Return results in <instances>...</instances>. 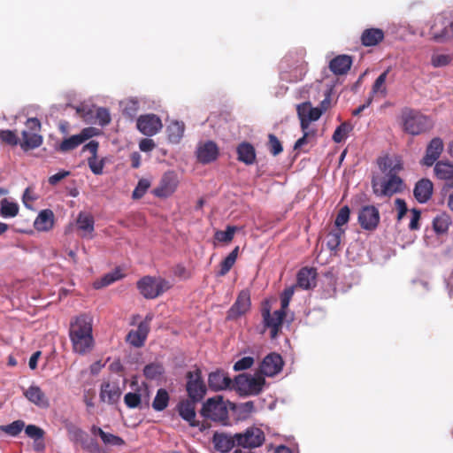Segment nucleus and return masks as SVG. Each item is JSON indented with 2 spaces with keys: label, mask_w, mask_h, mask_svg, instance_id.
<instances>
[{
  "label": "nucleus",
  "mask_w": 453,
  "mask_h": 453,
  "mask_svg": "<svg viewBox=\"0 0 453 453\" xmlns=\"http://www.w3.org/2000/svg\"><path fill=\"white\" fill-rule=\"evenodd\" d=\"M69 337L75 353L85 355L94 347L91 319L87 315H80L70 323Z\"/></svg>",
  "instance_id": "nucleus-1"
},
{
  "label": "nucleus",
  "mask_w": 453,
  "mask_h": 453,
  "mask_svg": "<svg viewBox=\"0 0 453 453\" xmlns=\"http://www.w3.org/2000/svg\"><path fill=\"white\" fill-rule=\"evenodd\" d=\"M403 130L413 136L430 132L434 122L430 116L423 114L420 111L405 107L401 111Z\"/></svg>",
  "instance_id": "nucleus-2"
},
{
  "label": "nucleus",
  "mask_w": 453,
  "mask_h": 453,
  "mask_svg": "<svg viewBox=\"0 0 453 453\" xmlns=\"http://www.w3.org/2000/svg\"><path fill=\"white\" fill-rule=\"evenodd\" d=\"M372 188L377 196H392L404 189V183L398 173H390L384 178L373 177Z\"/></svg>",
  "instance_id": "nucleus-3"
},
{
  "label": "nucleus",
  "mask_w": 453,
  "mask_h": 453,
  "mask_svg": "<svg viewBox=\"0 0 453 453\" xmlns=\"http://www.w3.org/2000/svg\"><path fill=\"white\" fill-rule=\"evenodd\" d=\"M169 280L162 277L144 276L137 281L140 294L146 299H155L172 288Z\"/></svg>",
  "instance_id": "nucleus-4"
},
{
  "label": "nucleus",
  "mask_w": 453,
  "mask_h": 453,
  "mask_svg": "<svg viewBox=\"0 0 453 453\" xmlns=\"http://www.w3.org/2000/svg\"><path fill=\"white\" fill-rule=\"evenodd\" d=\"M200 414L206 419H211L222 425H227L228 423V410L221 395L209 398L203 404Z\"/></svg>",
  "instance_id": "nucleus-5"
},
{
  "label": "nucleus",
  "mask_w": 453,
  "mask_h": 453,
  "mask_svg": "<svg viewBox=\"0 0 453 453\" xmlns=\"http://www.w3.org/2000/svg\"><path fill=\"white\" fill-rule=\"evenodd\" d=\"M265 384V379L262 376H252L242 373L234 378L236 390L243 395H257L260 394Z\"/></svg>",
  "instance_id": "nucleus-6"
},
{
  "label": "nucleus",
  "mask_w": 453,
  "mask_h": 453,
  "mask_svg": "<svg viewBox=\"0 0 453 453\" xmlns=\"http://www.w3.org/2000/svg\"><path fill=\"white\" fill-rule=\"evenodd\" d=\"M186 391L188 397L195 401H202L206 395V385L202 377L200 368L195 366L186 373Z\"/></svg>",
  "instance_id": "nucleus-7"
},
{
  "label": "nucleus",
  "mask_w": 453,
  "mask_h": 453,
  "mask_svg": "<svg viewBox=\"0 0 453 453\" xmlns=\"http://www.w3.org/2000/svg\"><path fill=\"white\" fill-rule=\"evenodd\" d=\"M261 315L265 327L270 329L271 338H276L281 329L283 320L286 317V311L277 310L273 313H271V305L269 302L266 301L262 304Z\"/></svg>",
  "instance_id": "nucleus-8"
},
{
  "label": "nucleus",
  "mask_w": 453,
  "mask_h": 453,
  "mask_svg": "<svg viewBox=\"0 0 453 453\" xmlns=\"http://www.w3.org/2000/svg\"><path fill=\"white\" fill-rule=\"evenodd\" d=\"M235 440L237 446L254 449L264 443L265 434L257 427H249L243 433L235 434Z\"/></svg>",
  "instance_id": "nucleus-9"
},
{
  "label": "nucleus",
  "mask_w": 453,
  "mask_h": 453,
  "mask_svg": "<svg viewBox=\"0 0 453 453\" xmlns=\"http://www.w3.org/2000/svg\"><path fill=\"white\" fill-rule=\"evenodd\" d=\"M99 134L98 130L95 127H85L79 134L72 135L64 139L57 150L61 152H67L73 150L82 144L87 140L96 136Z\"/></svg>",
  "instance_id": "nucleus-10"
},
{
  "label": "nucleus",
  "mask_w": 453,
  "mask_h": 453,
  "mask_svg": "<svg viewBox=\"0 0 453 453\" xmlns=\"http://www.w3.org/2000/svg\"><path fill=\"white\" fill-rule=\"evenodd\" d=\"M251 306L250 292L249 289H242L237 296L235 302L226 313L227 320H236L246 314Z\"/></svg>",
  "instance_id": "nucleus-11"
},
{
  "label": "nucleus",
  "mask_w": 453,
  "mask_h": 453,
  "mask_svg": "<svg viewBox=\"0 0 453 453\" xmlns=\"http://www.w3.org/2000/svg\"><path fill=\"white\" fill-rule=\"evenodd\" d=\"M152 318L151 314H148L144 320L139 323L136 330H131L127 334L126 341L135 348L142 347L150 333V324Z\"/></svg>",
  "instance_id": "nucleus-12"
},
{
  "label": "nucleus",
  "mask_w": 453,
  "mask_h": 453,
  "mask_svg": "<svg viewBox=\"0 0 453 453\" xmlns=\"http://www.w3.org/2000/svg\"><path fill=\"white\" fill-rule=\"evenodd\" d=\"M380 219L379 210L373 205L363 206L358 212V223L365 230H375L380 223Z\"/></svg>",
  "instance_id": "nucleus-13"
},
{
  "label": "nucleus",
  "mask_w": 453,
  "mask_h": 453,
  "mask_svg": "<svg viewBox=\"0 0 453 453\" xmlns=\"http://www.w3.org/2000/svg\"><path fill=\"white\" fill-rule=\"evenodd\" d=\"M137 129L146 136H152L157 134L163 125L160 118L156 114H144L137 119Z\"/></svg>",
  "instance_id": "nucleus-14"
},
{
  "label": "nucleus",
  "mask_w": 453,
  "mask_h": 453,
  "mask_svg": "<svg viewBox=\"0 0 453 453\" xmlns=\"http://www.w3.org/2000/svg\"><path fill=\"white\" fill-rule=\"evenodd\" d=\"M284 361L281 356L276 352L266 355L259 365L261 375L273 377L281 372Z\"/></svg>",
  "instance_id": "nucleus-15"
},
{
  "label": "nucleus",
  "mask_w": 453,
  "mask_h": 453,
  "mask_svg": "<svg viewBox=\"0 0 453 453\" xmlns=\"http://www.w3.org/2000/svg\"><path fill=\"white\" fill-rule=\"evenodd\" d=\"M300 125L303 131L307 130L311 121L318 120L323 114V110L311 107L310 102L300 104L296 107Z\"/></svg>",
  "instance_id": "nucleus-16"
},
{
  "label": "nucleus",
  "mask_w": 453,
  "mask_h": 453,
  "mask_svg": "<svg viewBox=\"0 0 453 453\" xmlns=\"http://www.w3.org/2000/svg\"><path fill=\"white\" fill-rule=\"evenodd\" d=\"M69 439L74 443H79L82 449L90 452H95V449H98V444L94 440H88V434L78 426L70 425L67 426Z\"/></svg>",
  "instance_id": "nucleus-17"
},
{
  "label": "nucleus",
  "mask_w": 453,
  "mask_h": 453,
  "mask_svg": "<svg viewBox=\"0 0 453 453\" xmlns=\"http://www.w3.org/2000/svg\"><path fill=\"white\" fill-rule=\"evenodd\" d=\"M178 179L173 172L165 173L157 188L152 193L157 197H167L171 196L177 188Z\"/></svg>",
  "instance_id": "nucleus-18"
},
{
  "label": "nucleus",
  "mask_w": 453,
  "mask_h": 453,
  "mask_svg": "<svg viewBox=\"0 0 453 453\" xmlns=\"http://www.w3.org/2000/svg\"><path fill=\"white\" fill-rule=\"evenodd\" d=\"M444 144L440 137L433 138L426 146V154L421 160V165L430 167L438 162V158L442 153Z\"/></svg>",
  "instance_id": "nucleus-19"
},
{
  "label": "nucleus",
  "mask_w": 453,
  "mask_h": 453,
  "mask_svg": "<svg viewBox=\"0 0 453 453\" xmlns=\"http://www.w3.org/2000/svg\"><path fill=\"white\" fill-rule=\"evenodd\" d=\"M219 155V149L216 142L207 141L198 145L196 157L198 162L206 165L215 161Z\"/></svg>",
  "instance_id": "nucleus-20"
},
{
  "label": "nucleus",
  "mask_w": 453,
  "mask_h": 453,
  "mask_svg": "<svg viewBox=\"0 0 453 453\" xmlns=\"http://www.w3.org/2000/svg\"><path fill=\"white\" fill-rule=\"evenodd\" d=\"M199 402L188 397L180 401L177 406L179 415L193 427L199 426V422L196 420V404Z\"/></svg>",
  "instance_id": "nucleus-21"
},
{
  "label": "nucleus",
  "mask_w": 453,
  "mask_h": 453,
  "mask_svg": "<svg viewBox=\"0 0 453 453\" xmlns=\"http://www.w3.org/2000/svg\"><path fill=\"white\" fill-rule=\"evenodd\" d=\"M25 397L35 405L47 409L50 406V401L40 387L31 385L24 391Z\"/></svg>",
  "instance_id": "nucleus-22"
},
{
  "label": "nucleus",
  "mask_w": 453,
  "mask_h": 453,
  "mask_svg": "<svg viewBox=\"0 0 453 453\" xmlns=\"http://www.w3.org/2000/svg\"><path fill=\"white\" fill-rule=\"evenodd\" d=\"M208 384L211 390L219 391L230 388L232 380L221 370H217L209 374Z\"/></svg>",
  "instance_id": "nucleus-23"
},
{
  "label": "nucleus",
  "mask_w": 453,
  "mask_h": 453,
  "mask_svg": "<svg viewBox=\"0 0 453 453\" xmlns=\"http://www.w3.org/2000/svg\"><path fill=\"white\" fill-rule=\"evenodd\" d=\"M433 190V182L430 180L424 178L416 183L413 195L418 203H424L431 198Z\"/></svg>",
  "instance_id": "nucleus-24"
},
{
  "label": "nucleus",
  "mask_w": 453,
  "mask_h": 453,
  "mask_svg": "<svg viewBox=\"0 0 453 453\" xmlns=\"http://www.w3.org/2000/svg\"><path fill=\"white\" fill-rule=\"evenodd\" d=\"M212 442L216 450L221 453L229 452L236 445L235 434L231 436L226 433L216 432Z\"/></svg>",
  "instance_id": "nucleus-25"
},
{
  "label": "nucleus",
  "mask_w": 453,
  "mask_h": 453,
  "mask_svg": "<svg viewBox=\"0 0 453 453\" xmlns=\"http://www.w3.org/2000/svg\"><path fill=\"white\" fill-rule=\"evenodd\" d=\"M352 65V58L348 55H338L329 62V69L335 75L346 74Z\"/></svg>",
  "instance_id": "nucleus-26"
},
{
  "label": "nucleus",
  "mask_w": 453,
  "mask_h": 453,
  "mask_svg": "<svg viewBox=\"0 0 453 453\" xmlns=\"http://www.w3.org/2000/svg\"><path fill=\"white\" fill-rule=\"evenodd\" d=\"M378 165L380 170L387 174L399 173L403 169L402 159L398 157L391 158L388 156L378 158Z\"/></svg>",
  "instance_id": "nucleus-27"
},
{
  "label": "nucleus",
  "mask_w": 453,
  "mask_h": 453,
  "mask_svg": "<svg viewBox=\"0 0 453 453\" xmlns=\"http://www.w3.org/2000/svg\"><path fill=\"white\" fill-rule=\"evenodd\" d=\"M434 172L436 178L445 180L449 186L453 187L452 163L446 160H440L434 165Z\"/></svg>",
  "instance_id": "nucleus-28"
},
{
  "label": "nucleus",
  "mask_w": 453,
  "mask_h": 453,
  "mask_svg": "<svg viewBox=\"0 0 453 453\" xmlns=\"http://www.w3.org/2000/svg\"><path fill=\"white\" fill-rule=\"evenodd\" d=\"M385 34L380 28H366L363 31L360 40L365 47L376 46L384 40Z\"/></svg>",
  "instance_id": "nucleus-29"
},
{
  "label": "nucleus",
  "mask_w": 453,
  "mask_h": 453,
  "mask_svg": "<svg viewBox=\"0 0 453 453\" xmlns=\"http://www.w3.org/2000/svg\"><path fill=\"white\" fill-rule=\"evenodd\" d=\"M237 159L245 165H252L256 161V150L253 145L248 142H241L236 149Z\"/></svg>",
  "instance_id": "nucleus-30"
},
{
  "label": "nucleus",
  "mask_w": 453,
  "mask_h": 453,
  "mask_svg": "<svg viewBox=\"0 0 453 453\" xmlns=\"http://www.w3.org/2000/svg\"><path fill=\"white\" fill-rule=\"evenodd\" d=\"M121 392L118 386L104 382L101 385L100 399L109 404L117 403L120 397Z\"/></svg>",
  "instance_id": "nucleus-31"
},
{
  "label": "nucleus",
  "mask_w": 453,
  "mask_h": 453,
  "mask_svg": "<svg viewBox=\"0 0 453 453\" xmlns=\"http://www.w3.org/2000/svg\"><path fill=\"white\" fill-rule=\"evenodd\" d=\"M316 272L312 268H302L296 277L297 286L303 289H310L315 286Z\"/></svg>",
  "instance_id": "nucleus-32"
},
{
  "label": "nucleus",
  "mask_w": 453,
  "mask_h": 453,
  "mask_svg": "<svg viewBox=\"0 0 453 453\" xmlns=\"http://www.w3.org/2000/svg\"><path fill=\"white\" fill-rule=\"evenodd\" d=\"M21 135L22 142H20V147L25 151L36 149L42 143V136L36 132L23 130Z\"/></svg>",
  "instance_id": "nucleus-33"
},
{
  "label": "nucleus",
  "mask_w": 453,
  "mask_h": 453,
  "mask_svg": "<svg viewBox=\"0 0 453 453\" xmlns=\"http://www.w3.org/2000/svg\"><path fill=\"white\" fill-rule=\"evenodd\" d=\"M54 225V214L50 210H42L35 220V227L39 231H49Z\"/></svg>",
  "instance_id": "nucleus-34"
},
{
  "label": "nucleus",
  "mask_w": 453,
  "mask_h": 453,
  "mask_svg": "<svg viewBox=\"0 0 453 453\" xmlns=\"http://www.w3.org/2000/svg\"><path fill=\"white\" fill-rule=\"evenodd\" d=\"M184 131L185 125L182 121L173 120L166 127L168 141L172 143H179Z\"/></svg>",
  "instance_id": "nucleus-35"
},
{
  "label": "nucleus",
  "mask_w": 453,
  "mask_h": 453,
  "mask_svg": "<svg viewBox=\"0 0 453 453\" xmlns=\"http://www.w3.org/2000/svg\"><path fill=\"white\" fill-rule=\"evenodd\" d=\"M344 230L342 228H334L326 236V247L334 252H336L341 244Z\"/></svg>",
  "instance_id": "nucleus-36"
},
{
  "label": "nucleus",
  "mask_w": 453,
  "mask_h": 453,
  "mask_svg": "<svg viewBox=\"0 0 453 453\" xmlns=\"http://www.w3.org/2000/svg\"><path fill=\"white\" fill-rule=\"evenodd\" d=\"M389 70L387 69L382 73L379 75V77L375 80L374 83L372 87L371 96L380 95L381 97H385L387 96V87H386V80Z\"/></svg>",
  "instance_id": "nucleus-37"
},
{
  "label": "nucleus",
  "mask_w": 453,
  "mask_h": 453,
  "mask_svg": "<svg viewBox=\"0 0 453 453\" xmlns=\"http://www.w3.org/2000/svg\"><path fill=\"white\" fill-rule=\"evenodd\" d=\"M95 221L92 215L89 213H86L81 211L77 218V226L80 230H82L86 233H92L95 229L94 227Z\"/></svg>",
  "instance_id": "nucleus-38"
},
{
  "label": "nucleus",
  "mask_w": 453,
  "mask_h": 453,
  "mask_svg": "<svg viewBox=\"0 0 453 453\" xmlns=\"http://www.w3.org/2000/svg\"><path fill=\"white\" fill-rule=\"evenodd\" d=\"M239 247H235L228 256L220 263V269L217 273L218 276H225L235 264L238 256Z\"/></svg>",
  "instance_id": "nucleus-39"
},
{
  "label": "nucleus",
  "mask_w": 453,
  "mask_h": 453,
  "mask_svg": "<svg viewBox=\"0 0 453 453\" xmlns=\"http://www.w3.org/2000/svg\"><path fill=\"white\" fill-rule=\"evenodd\" d=\"M123 278V274L119 269H115L113 272L105 274L99 280L94 282V288L98 289L104 287H107L113 282Z\"/></svg>",
  "instance_id": "nucleus-40"
},
{
  "label": "nucleus",
  "mask_w": 453,
  "mask_h": 453,
  "mask_svg": "<svg viewBox=\"0 0 453 453\" xmlns=\"http://www.w3.org/2000/svg\"><path fill=\"white\" fill-rule=\"evenodd\" d=\"M450 224L451 219L447 213L437 215L433 221L434 229L437 234L446 233Z\"/></svg>",
  "instance_id": "nucleus-41"
},
{
  "label": "nucleus",
  "mask_w": 453,
  "mask_h": 453,
  "mask_svg": "<svg viewBox=\"0 0 453 453\" xmlns=\"http://www.w3.org/2000/svg\"><path fill=\"white\" fill-rule=\"evenodd\" d=\"M169 394L165 388H159L153 400L152 407L157 411H164L169 403Z\"/></svg>",
  "instance_id": "nucleus-42"
},
{
  "label": "nucleus",
  "mask_w": 453,
  "mask_h": 453,
  "mask_svg": "<svg viewBox=\"0 0 453 453\" xmlns=\"http://www.w3.org/2000/svg\"><path fill=\"white\" fill-rule=\"evenodd\" d=\"M0 214L4 218H13L19 213V205L17 203L10 202L6 198H4L0 202Z\"/></svg>",
  "instance_id": "nucleus-43"
},
{
  "label": "nucleus",
  "mask_w": 453,
  "mask_h": 453,
  "mask_svg": "<svg viewBox=\"0 0 453 453\" xmlns=\"http://www.w3.org/2000/svg\"><path fill=\"white\" fill-rule=\"evenodd\" d=\"M353 127L349 122H343L336 127L334 130L332 139L334 142L340 143L343 142L348 134L352 131Z\"/></svg>",
  "instance_id": "nucleus-44"
},
{
  "label": "nucleus",
  "mask_w": 453,
  "mask_h": 453,
  "mask_svg": "<svg viewBox=\"0 0 453 453\" xmlns=\"http://www.w3.org/2000/svg\"><path fill=\"white\" fill-rule=\"evenodd\" d=\"M165 369L162 365L151 363L145 365L143 369L144 376L149 380H157L164 373Z\"/></svg>",
  "instance_id": "nucleus-45"
},
{
  "label": "nucleus",
  "mask_w": 453,
  "mask_h": 453,
  "mask_svg": "<svg viewBox=\"0 0 453 453\" xmlns=\"http://www.w3.org/2000/svg\"><path fill=\"white\" fill-rule=\"evenodd\" d=\"M236 227L233 226H227L225 231H217L215 233V239L220 242H230L234 239Z\"/></svg>",
  "instance_id": "nucleus-46"
},
{
  "label": "nucleus",
  "mask_w": 453,
  "mask_h": 453,
  "mask_svg": "<svg viewBox=\"0 0 453 453\" xmlns=\"http://www.w3.org/2000/svg\"><path fill=\"white\" fill-rule=\"evenodd\" d=\"M268 150L273 156L280 154L283 150L280 141L273 134L268 135Z\"/></svg>",
  "instance_id": "nucleus-47"
},
{
  "label": "nucleus",
  "mask_w": 453,
  "mask_h": 453,
  "mask_svg": "<svg viewBox=\"0 0 453 453\" xmlns=\"http://www.w3.org/2000/svg\"><path fill=\"white\" fill-rule=\"evenodd\" d=\"M349 215L350 210L347 205L341 208L334 220L335 228H342L343 225L347 224L349 219Z\"/></svg>",
  "instance_id": "nucleus-48"
},
{
  "label": "nucleus",
  "mask_w": 453,
  "mask_h": 453,
  "mask_svg": "<svg viewBox=\"0 0 453 453\" xmlns=\"http://www.w3.org/2000/svg\"><path fill=\"white\" fill-rule=\"evenodd\" d=\"M150 187V182L146 179H142L138 181L137 186L135 187L134 190L133 191L132 196L134 199H140L142 198L145 193L147 192L148 188Z\"/></svg>",
  "instance_id": "nucleus-49"
},
{
  "label": "nucleus",
  "mask_w": 453,
  "mask_h": 453,
  "mask_svg": "<svg viewBox=\"0 0 453 453\" xmlns=\"http://www.w3.org/2000/svg\"><path fill=\"white\" fill-rule=\"evenodd\" d=\"M452 58L447 54H434L431 58V64L434 67H442L449 65Z\"/></svg>",
  "instance_id": "nucleus-50"
},
{
  "label": "nucleus",
  "mask_w": 453,
  "mask_h": 453,
  "mask_svg": "<svg viewBox=\"0 0 453 453\" xmlns=\"http://www.w3.org/2000/svg\"><path fill=\"white\" fill-rule=\"evenodd\" d=\"M88 165L94 174L99 175L103 173L104 166V159L98 160L97 156L89 157L88 158Z\"/></svg>",
  "instance_id": "nucleus-51"
},
{
  "label": "nucleus",
  "mask_w": 453,
  "mask_h": 453,
  "mask_svg": "<svg viewBox=\"0 0 453 453\" xmlns=\"http://www.w3.org/2000/svg\"><path fill=\"white\" fill-rule=\"evenodd\" d=\"M295 293V287L291 286L286 288L280 295V304L281 308L279 311H284L288 309L290 300Z\"/></svg>",
  "instance_id": "nucleus-52"
},
{
  "label": "nucleus",
  "mask_w": 453,
  "mask_h": 453,
  "mask_svg": "<svg viewBox=\"0 0 453 453\" xmlns=\"http://www.w3.org/2000/svg\"><path fill=\"white\" fill-rule=\"evenodd\" d=\"M25 423L22 420H16L3 427V430L10 435H18L24 428Z\"/></svg>",
  "instance_id": "nucleus-53"
},
{
  "label": "nucleus",
  "mask_w": 453,
  "mask_h": 453,
  "mask_svg": "<svg viewBox=\"0 0 453 453\" xmlns=\"http://www.w3.org/2000/svg\"><path fill=\"white\" fill-rule=\"evenodd\" d=\"M0 139L12 146H16L19 143V138L16 133L12 130H0Z\"/></svg>",
  "instance_id": "nucleus-54"
},
{
  "label": "nucleus",
  "mask_w": 453,
  "mask_h": 453,
  "mask_svg": "<svg viewBox=\"0 0 453 453\" xmlns=\"http://www.w3.org/2000/svg\"><path fill=\"white\" fill-rule=\"evenodd\" d=\"M25 433L28 437L34 439L35 441L42 440L44 435V431L35 425H28L26 426Z\"/></svg>",
  "instance_id": "nucleus-55"
},
{
  "label": "nucleus",
  "mask_w": 453,
  "mask_h": 453,
  "mask_svg": "<svg viewBox=\"0 0 453 453\" xmlns=\"http://www.w3.org/2000/svg\"><path fill=\"white\" fill-rule=\"evenodd\" d=\"M102 441L104 444L111 446H123L125 444V441L121 437L106 432L102 437Z\"/></svg>",
  "instance_id": "nucleus-56"
},
{
  "label": "nucleus",
  "mask_w": 453,
  "mask_h": 453,
  "mask_svg": "<svg viewBox=\"0 0 453 453\" xmlns=\"http://www.w3.org/2000/svg\"><path fill=\"white\" fill-rule=\"evenodd\" d=\"M124 402L128 408H137L141 403V395L137 393L129 392L125 395Z\"/></svg>",
  "instance_id": "nucleus-57"
},
{
  "label": "nucleus",
  "mask_w": 453,
  "mask_h": 453,
  "mask_svg": "<svg viewBox=\"0 0 453 453\" xmlns=\"http://www.w3.org/2000/svg\"><path fill=\"white\" fill-rule=\"evenodd\" d=\"M96 117L98 124L102 127L108 125L111 120V114L106 108H98Z\"/></svg>",
  "instance_id": "nucleus-58"
},
{
  "label": "nucleus",
  "mask_w": 453,
  "mask_h": 453,
  "mask_svg": "<svg viewBox=\"0 0 453 453\" xmlns=\"http://www.w3.org/2000/svg\"><path fill=\"white\" fill-rule=\"evenodd\" d=\"M254 364V358L252 357H244L234 363V370L243 371L250 368Z\"/></svg>",
  "instance_id": "nucleus-59"
},
{
  "label": "nucleus",
  "mask_w": 453,
  "mask_h": 453,
  "mask_svg": "<svg viewBox=\"0 0 453 453\" xmlns=\"http://www.w3.org/2000/svg\"><path fill=\"white\" fill-rule=\"evenodd\" d=\"M395 204L397 210V220H401L408 211L407 204L402 198H396Z\"/></svg>",
  "instance_id": "nucleus-60"
},
{
  "label": "nucleus",
  "mask_w": 453,
  "mask_h": 453,
  "mask_svg": "<svg viewBox=\"0 0 453 453\" xmlns=\"http://www.w3.org/2000/svg\"><path fill=\"white\" fill-rule=\"evenodd\" d=\"M36 199V196L33 193L32 189L30 188H27L24 191L23 196H22V202L24 205L30 209L32 208V203Z\"/></svg>",
  "instance_id": "nucleus-61"
},
{
  "label": "nucleus",
  "mask_w": 453,
  "mask_h": 453,
  "mask_svg": "<svg viewBox=\"0 0 453 453\" xmlns=\"http://www.w3.org/2000/svg\"><path fill=\"white\" fill-rule=\"evenodd\" d=\"M411 222L409 224V228L411 230H417L419 228V219H420V211L418 210V209H412L411 211Z\"/></svg>",
  "instance_id": "nucleus-62"
},
{
  "label": "nucleus",
  "mask_w": 453,
  "mask_h": 453,
  "mask_svg": "<svg viewBox=\"0 0 453 453\" xmlns=\"http://www.w3.org/2000/svg\"><path fill=\"white\" fill-rule=\"evenodd\" d=\"M156 147V144L152 139L144 138L139 142V148L142 151L150 152Z\"/></svg>",
  "instance_id": "nucleus-63"
},
{
  "label": "nucleus",
  "mask_w": 453,
  "mask_h": 453,
  "mask_svg": "<svg viewBox=\"0 0 453 453\" xmlns=\"http://www.w3.org/2000/svg\"><path fill=\"white\" fill-rule=\"evenodd\" d=\"M70 174V172L68 171H60L53 175H51L49 178V183L52 186L57 185L58 182H60L63 179L67 177Z\"/></svg>",
  "instance_id": "nucleus-64"
}]
</instances>
